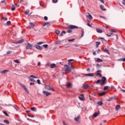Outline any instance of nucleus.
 I'll return each mask as SVG.
<instances>
[{"label": "nucleus", "instance_id": "nucleus-1", "mask_svg": "<svg viewBox=\"0 0 125 125\" xmlns=\"http://www.w3.org/2000/svg\"><path fill=\"white\" fill-rule=\"evenodd\" d=\"M64 67H65L64 71L66 74H69V73H71V72H72L71 69H70V66L69 65L65 64L64 65Z\"/></svg>", "mask_w": 125, "mask_h": 125}, {"label": "nucleus", "instance_id": "nucleus-2", "mask_svg": "<svg viewBox=\"0 0 125 125\" xmlns=\"http://www.w3.org/2000/svg\"><path fill=\"white\" fill-rule=\"evenodd\" d=\"M101 85H104L105 83H106V77H103L102 79L101 80Z\"/></svg>", "mask_w": 125, "mask_h": 125}, {"label": "nucleus", "instance_id": "nucleus-3", "mask_svg": "<svg viewBox=\"0 0 125 125\" xmlns=\"http://www.w3.org/2000/svg\"><path fill=\"white\" fill-rule=\"evenodd\" d=\"M20 83V85H21V87H23V88L26 91V93L29 94V90H28V89H27V88L26 87V86L24 84H23L21 83Z\"/></svg>", "mask_w": 125, "mask_h": 125}, {"label": "nucleus", "instance_id": "nucleus-4", "mask_svg": "<svg viewBox=\"0 0 125 125\" xmlns=\"http://www.w3.org/2000/svg\"><path fill=\"white\" fill-rule=\"evenodd\" d=\"M26 49H32L33 48V45L31 44L30 43L26 44Z\"/></svg>", "mask_w": 125, "mask_h": 125}, {"label": "nucleus", "instance_id": "nucleus-5", "mask_svg": "<svg viewBox=\"0 0 125 125\" xmlns=\"http://www.w3.org/2000/svg\"><path fill=\"white\" fill-rule=\"evenodd\" d=\"M45 88H46V89H47L48 90H54V89H53V88H52V86H51L49 85H45Z\"/></svg>", "mask_w": 125, "mask_h": 125}, {"label": "nucleus", "instance_id": "nucleus-6", "mask_svg": "<svg viewBox=\"0 0 125 125\" xmlns=\"http://www.w3.org/2000/svg\"><path fill=\"white\" fill-rule=\"evenodd\" d=\"M43 93L46 96H48V95H50V94H51V93L46 91H43Z\"/></svg>", "mask_w": 125, "mask_h": 125}, {"label": "nucleus", "instance_id": "nucleus-7", "mask_svg": "<svg viewBox=\"0 0 125 125\" xmlns=\"http://www.w3.org/2000/svg\"><path fill=\"white\" fill-rule=\"evenodd\" d=\"M16 6H17V4L16 3H14V5H12V8H11L12 11H14V10H15L16 8Z\"/></svg>", "mask_w": 125, "mask_h": 125}, {"label": "nucleus", "instance_id": "nucleus-8", "mask_svg": "<svg viewBox=\"0 0 125 125\" xmlns=\"http://www.w3.org/2000/svg\"><path fill=\"white\" fill-rule=\"evenodd\" d=\"M36 48H37V49H38L39 50H42V47L37 44V45H35V46Z\"/></svg>", "mask_w": 125, "mask_h": 125}, {"label": "nucleus", "instance_id": "nucleus-9", "mask_svg": "<svg viewBox=\"0 0 125 125\" xmlns=\"http://www.w3.org/2000/svg\"><path fill=\"white\" fill-rule=\"evenodd\" d=\"M83 87L84 89H87V88H88V87H89V85L87 84H83Z\"/></svg>", "mask_w": 125, "mask_h": 125}, {"label": "nucleus", "instance_id": "nucleus-10", "mask_svg": "<svg viewBox=\"0 0 125 125\" xmlns=\"http://www.w3.org/2000/svg\"><path fill=\"white\" fill-rule=\"evenodd\" d=\"M86 77H94V73H90V74H84Z\"/></svg>", "mask_w": 125, "mask_h": 125}, {"label": "nucleus", "instance_id": "nucleus-11", "mask_svg": "<svg viewBox=\"0 0 125 125\" xmlns=\"http://www.w3.org/2000/svg\"><path fill=\"white\" fill-rule=\"evenodd\" d=\"M78 98H79L80 100H81V101H84V97H83V95H81L80 96H79Z\"/></svg>", "mask_w": 125, "mask_h": 125}, {"label": "nucleus", "instance_id": "nucleus-12", "mask_svg": "<svg viewBox=\"0 0 125 125\" xmlns=\"http://www.w3.org/2000/svg\"><path fill=\"white\" fill-rule=\"evenodd\" d=\"M69 27L70 28V29H71V30H73V29H78V26H76V25H70L69 26Z\"/></svg>", "mask_w": 125, "mask_h": 125}, {"label": "nucleus", "instance_id": "nucleus-13", "mask_svg": "<svg viewBox=\"0 0 125 125\" xmlns=\"http://www.w3.org/2000/svg\"><path fill=\"white\" fill-rule=\"evenodd\" d=\"M96 30L98 33H103V32H104V31H105V30H104V29L102 30V29H100L99 28H97L96 29Z\"/></svg>", "mask_w": 125, "mask_h": 125}, {"label": "nucleus", "instance_id": "nucleus-14", "mask_svg": "<svg viewBox=\"0 0 125 125\" xmlns=\"http://www.w3.org/2000/svg\"><path fill=\"white\" fill-rule=\"evenodd\" d=\"M100 7L101 9H102V10H103L104 11H106V9H105V8H104V6L103 5H101L100 6Z\"/></svg>", "mask_w": 125, "mask_h": 125}, {"label": "nucleus", "instance_id": "nucleus-15", "mask_svg": "<svg viewBox=\"0 0 125 125\" xmlns=\"http://www.w3.org/2000/svg\"><path fill=\"white\" fill-rule=\"evenodd\" d=\"M24 42L23 39H21L20 40H19L18 41H17V42H16V43H22V42Z\"/></svg>", "mask_w": 125, "mask_h": 125}, {"label": "nucleus", "instance_id": "nucleus-16", "mask_svg": "<svg viewBox=\"0 0 125 125\" xmlns=\"http://www.w3.org/2000/svg\"><path fill=\"white\" fill-rule=\"evenodd\" d=\"M55 67H56V64H55V63H52L50 65V68L51 69H53V68H55Z\"/></svg>", "mask_w": 125, "mask_h": 125}, {"label": "nucleus", "instance_id": "nucleus-17", "mask_svg": "<svg viewBox=\"0 0 125 125\" xmlns=\"http://www.w3.org/2000/svg\"><path fill=\"white\" fill-rule=\"evenodd\" d=\"M88 14H89L88 16H87V18H88V19H90V20H91V19H92V16H91V15H90L89 13H88Z\"/></svg>", "mask_w": 125, "mask_h": 125}, {"label": "nucleus", "instance_id": "nucleus-18", "mask_svg": "<svg viewBox=\"0 0 125 125\" xmlns=\"http://www.w3.org/2000/svg\"><path fill=\"white\" fill-rule=\"evenodd\" d=\"M105 92H101L99 93V96H103V95H105Z\"/></svg>", "mask_w": 125, "mask_h": 125}, {"label": "nucleus", "instance_id": "nucleus-19", "mask_svg": "<svg viewBox=\"0 0 125 125\" xmlns=\"http://www.w3.org/2000/svg\"><path fill=\"white\" fill-rule=\"evenodd\" d=\"M66 86L67 87H68V88H70L72 86V84L71 83H66Z\"/></svg>", "mask_w": 125, "mask_h": 125}, {"label": "nucleus", "instance_id": "nucleus-20", "mask_svg": "<svg viewBox=\"0 0 125 125\" xmlns=\"http://www.w3.org/2000/svg\"><path fill=\"white\" fill-rule=\"evenodd\" d=\"M50 26V23L48 22H44V24H43V26Z\"/></svg>", "mask_w": 125, "mask_h": 125}, {"label": "nucleus", "instance_id": "nucleus-21", "mask_svg": "<svg viewBox=\"0 0 125 125\" xmlns=\"http://www.w3.org/2000/svg\"><path fill=\"white\" fill-rule=\"evenodd\" d=\"M120 109H121V105H116V111H119V110H120Z\"/></svg>", "mask_w": 125, "mask_h": 125}, {"label": "nucleus", "instance_id": "nucleus-22", "mask_svg": "<svg viewBox=\"0 0 125 125\" xmlns=\"http://www.w3.org/2000/svg\"><path fill=\"white\" fill-rule=\"evenodd\" d=\"M81 32H82L81 38H83V35H84V30L82 29L81 30Z\"/></svg>", "mask_w": 125, "mask_h": 125}, {"label": "nucleus", "instance_id": "nucleus-23", "mask_svg": "<svg viewBox=\"0 0 125 125\" xmlns=\"http://www.w3.org/2000/svg\"><path fill=\"white\" fill-rule=\"evenodd\" d=\"M101 43V42H96V47H98V46H99V45Z\"/></svg>", "mask_w": 125, "mask_h": 125}, {"label": "nucleus", "instance_id": "nucleus-24", "mask_svg": "<svg viewBox=\"0 0 125 125\" xmlns=\"http://www.w3.org/2000/svg\"><path fill=\"white\" fill-rule=\"evenodd\" d=\"M99 115V113H98V112H95V113L93 114V116L94 118H96V117H97V116H98Z\"/></svg>", "mask_w": 125, "mask_h": 125}, {"label": "nucleus", "instance_id": "nucleus-25", "mask_svg": "<svg viewBox=\"0 0 125 125\" xmlns=\"http://www.w3.org/2000/svg\"><path fill=\"white\" fill-rule=\"evenodd\" d=\"M63 34H66V31H62V32L60 34V37H63Z\"/></svg>", "mask_w": 125, "mask_h": 125}, {"label": "nucleus", "instance_id": "nucleus-26", "mask_svg": "<svg viewBox=\"0 0 125 125\" xmlns=\"http://www.w3.org/2000/svg\"><path fill=\"white\" fill-rule=\"evenodd\" d=\"M29 25H30L31 28H34L35 27L34 23L30 22Z\"/></svg>", "mask_w": 125, "mask_h": 125}, {"label": "nucleus", "instance_id": "nucleus-27", "mask_svg": "<svg viewBox=\"0 0 125 125\" xmlns=\"http://www.w3.org/2000/svg\"><path fill=\"white\" fill-rule=\"evenodd\" d=\"M97 62H98V63H99L100 62H103V60L101 59L98 58L97 60Z\"/></svg>", "mask_w": 125, "mask_h": 125}, {"label": "nucleus", "instance_id": "nucleus-28", "mask_svg": "<svg viewBox=\"0 0 125 125\" xmlns=\"http://www.w3.org/2000/svg\"><path fill=\"white\" fill-rule=\"evenodd\" d=\"M104 52H106V53H107V54H110V52L109 51V50L107 49H105L104 50Z\"/></svg>", "mask_w": 125, "mask_h": 125}, {"label": "nucleus", "instance_id": "nucleus-29", "mask_svg": "<svg viewBox=\"0 0 125 125\" xmlns=\"http://www.w3.org/2000/svg\"><path fill=\"white\" fill-rule=\"evenodd\" d=\"M96 67L99 70V69H100V68H101V65L99 64V63H97L96 65Z\"/></svg>", "mask_w": 125, "mask_h": 125}, {"label": "nucleus", "instance_id": "nucleus-30", "mask_svg": "<svg viewBox=\"0 0 125 125\" xmlns=\"http://www.w3.org/2000/svg\"><path fill=\"white\" fill-rule=\"evenodd\" d=\"M79 120H80V116H78L77 117L74 118V120L76 122H79Z\"/></svg>", "mask_w": 125, "mask_h": 125}, {"label": "nucleus", "instance_id": "nucleus-31", "mask_svg": "<svg viewBox=\"0 0 125 125\" xmlns=\"http://www.w3.org/2000/svg\"><path fill=\"white\" fill-rule=\"evenodd\" d=\"M62 41H58L56 42H55V44H60L61 43Z\"/></svg>", "mask_w": 125, "mask_h": 125}, {"label": "nucleus", "instance_id": "nucleus-32", "mask_svg": "<svg viewBox=\"0 0 125 125\" xmlns=\"http://www.w3.org/2000/svg\"><path fill=\"white\" fill-rule=\"evenodd\" d=\"M31 110H32V111H34V112H37V108H36V107H31Z\"/></svg>", "mask_w": 125, "mask_h": 125}, {"label": "nucleus", "instance_id": "nucleus-33", "mask_svg": "<svg viewBox=\"0 0 125 125\" xmlns=\"http://www.w3.org/2000/svg\"><path fill=\"white\" fill-rule=\"evenodd\" d=\"M29 78H33V79H39L38 77H37L36 76L34 75H31L29 77Z\"/></svg>", "mask_w": 125, "mask_h": 125}, {"label": "nucleus", "instance_id": "nucleus-34", "mask_svg": "<svg viewBox=\"0 0 125 125\" xmlns=\"http://www.w3.org/2000/svg\"><path fill=\"white\" fill-rule=\"evenodd\" d=\"M7 72H9V70H3L1 72V74H4V73H6Z\"/></svg>", "mask_w": 125, "mask_h": 125}, {"label": "nucleus", "instance_id": "nucleus-35", "mask_svg": "<svg viewBox=\"0 0 125 125\" xmlns=\"http://www.w3.org/2000/svg\"><path fill=\"white\" fill-rule=\"evenodd\" d=\"M72 32V29L70 28L69 27L67 28V33H71Z\"/></svg>", "mask_w": 125, "mask_h": 125}, {"label": "nucleus", "instance_id": "nucleus-36", "mask_svg": "<svg viewBox=\"0 0 125 125\" xmlns=\"http://www.w3.org/2000/svg\"><path fill=\"white\" fill-rule=\"evenodd\" d=\"M56 34L57 35H59L60 34V31L58 29H56Z\"/></svg>", "mask_w": 125, "mask_h": 125}, {"label": "nucleus", "instance_id": "nucleus-37", "mask_svg": "<svg viewBox=\"0 0 125 125\" xmlns=\"http://www.w3.org/2000/svg\"><path fill=\"white\" fill-rule=\"evenodd\" d=\"M102 83L101 80H98L96 82V83H97V84H98V83Z\"/></svg>", "mask_w": 125, "mask_h": 125}, {"label": "nucleus", "instance_id": "nucleus-38", "mask_svg": "<svg viewBox=\"0 0 125 125\" xmlns=\"http://www.w3.org/2000/svg\"><path fill=\"white\" fill-rule=\"evenodd\" d=\"M97 104H98V105H100V106H101L102 105H103V103L101 101H100L97 103Z\"/></svg>", "mask_w": 125, "mask_h": 125}, {"label": "nucleus", "instance_id": "nucleus-39", "mask_svg": "<svg viewBox=\"0 0 125 125\" xmlns=\"http://www.w3.org/2000/svg\"><path fill=\"white\" fill-rule=\"evenodd\" d=\"M4 123L7 124V125L9 124V121H8L7 120H4Z\"/></svg>", "mask_w": 125, "mask_h": 125}, {"label": "nucleus", "instance_id": "nucleus-40", "mask_svg": "<svg viewBox=\"0 0 125 125\" xmlns=\"http://www.w3.org/2000/svg\"><path fill=\"white\" fill-rule=\"evenodd\" d=\"M3 114L6 116V117H9V115H8V114H7V112L6 111H3Z\"/></svg>", "mask_w": 125, "mask_h": 125}, {"label": "nucleus", "instance_id": "nucleus-41", "mask_svg": "<svg viewBox=\"0 0 125 125\" xmlns=\"http://www.w3.org/2000/svg\"><path fill=\"white\" fill-rule=\"evenodd\" d=\"M6 24H7V25H8V26H9V25H11V21H7Z\"/></svg>", "mask_w": 125, "mask_h": 125}, {"label": "nucleus", "instance_id": "nucleus-42", "mask_svg": "<svg viewBox=\"0 0 125 125\" xmlns=\"http://www.w3.org/2000/svg\"><path fill=\"white\" fill-rule=\"evenodd\" d=\"M100 18H103V19H104V20H107V18L105 17H103L102 16H100Z\"/></svg>", "mask_w": 125, "mask_h": 125}, {"label": "nucleus", "instance_id": "nucleus-43", "mask_svg": "<svg viewBox=\"0 0 125 125\" xmlns=\"http://www.w3.org/2000/svg\"><path fill=\"white\" fill-rule=\"evenodd\" d=\"M119 61H123V62H125V58H123V59H120L119 60Z\"/></svg>", "mask_w": 125, "mask_h": 125}, {"label": "nucleus", "instance_id": "nucleus-44", "mask_svg": "<svg viewBox=\"0 0 125 125\" xmlns=\"http://www.w3.org/2000/svg\"><path fill=\"white\" fill-rule=\"evenodd\" d=\"M30 80V82H36V81L35 80V79H34L33 78H29Z\"/></svg>", "mask_w": 125, "mask_h": 125}, {"label": "nucleus", "instance_id": "nucleus-45", "mask_svg": "<svg viewBox=\"0 0 125 125\" xmlns=\"http://www.w3.org/2000/svg\"><path fill=\"white\" fill-rule=\"evenodd\" d=\"M97 76H98L100 78H101L102 77V75L100 73H97Z\"/></svg>", "mask_w": 125, "mask_h": 125}, {"label": "nucleus", "instance_id": "nucleus-46", "mask_svg": "<svg viewBox=\"0 0 125 125\" xmlns=\"http://www.w3.org/2000/svg\"><path fill=\"white\" fill-rule=\"evenodd\" d=\"M42 43H44V42H39L38 43H37V45H40L41 44H42Z\"/></svg>", "mask_w": 125, "mask_h": 125}, {"label": "nucleus", "instance_id": "nucleus-47", "mask_svg": "<svg viewBox=\"0 0 125 125\" xmlns=\"http://www.w3.org/2000/svg\"><path fill=\"white\" fill-rule=\"evenodd\" d=\"M47 46H48V45L47 44L43 45V47H44L45 48H47Z\"/></svg>", "mask_w": 125, "mask_h": 125}, {"label": "nucleus", "instance_id": "nucleus-48", "mask_svg": "<svg viewBox=\"0 0 125 125\" xmlns=\"http://www.w3.org/2000/svg\"><path fill=\"white\" fill-rule=\"evenodd\" d=\"M44 20H45V21H47V20H48V18H47V17H46V16H45V17H44Z\"/></svg>", "mask_w": 125, "mask_h": 125}, {"label": "nucleus", "instance_id": "nucleus-49", "mask_svg": "<svg viewBox=\"0 0 125 125\" xmlns=\"http://www.w3.org/2000/svg\"><path fill=\"white\" fill-rule=\"evenodd\" d=\"M14 62H15V63H19V60H14Z\"/></svg>", "mask_w": 125, "mask_h": 125}, {"label": "nucleus", "instance_id": "nucleus-50", "mask_svg": "<svg viewBox=\"0 0 125 125\" xmlns=\"http://www.w3.org/2000/svg\"><path fill=\"white\" fill-rule=\"evenodd\" d=\"M70 68H71V69H72V70H74V69H75V66H73V65H71V66H70Z\"/></svg>", "mask_w": 125, "mask_h": 125}, {"label": "nucleus", "instance_id": "nucleus-51", "mask_svg": "<svg viewBox=\"0 0 125 125\" xmlns=\"http://www.w3.org/2000/svg\"><path fill=\"white\" fill-rule=\"evenodd\" d=\"M57 1H58V0H52V2L54 3H56V2H57Z\"/></svg>", "mask_w": 125, "mask_h": 125}, {"label": "nucleus", "instance_id": "nucleus-52", "mask_svg": "<svg viewBox=\"0 0 125 125\" xmlns=\"http://www.w3.org/2000/svg\"><path fill=\"white\" fill-rule=\"evenodd\" d=\"M104 90H107V89H108V86H104Z\"/></svg>", "mask_w": 125, "mask_h": 125}, {"label": "nucleus", "instance_id": "nucleus-53", "mask_svg": "<svg viewBox=\"0 0 125 125\" xmlns=\"http://www.w3.org/2000/svg\"><path fill=\"white\" fill-rule=\"evenodd\" d=\"M75 41V39H71V40H68V42H73Z\"/></svg>", "mask_w": 125, "mask_h": 125}, {"label": "nucleus", "instance_id": "nucleus-54", "mask_svg": "<svg viewBox=\"0 0 125 125\" xmlns=\"http://www.w3.org/2000/svg\"><path fill=\"white\" fill-rule=\"evenodd\" d=\"M37 83H38V84H41V80H37Z\"/></svg>", "mask_w": 125, "mask_h": 125}, {"label": "nucleus", "instance_id": "nucleus-55", "mask_svg": "<svg viewBox=\"0 0 125 125\" xmlns=\"http://www.w3.org/2000/svg\"><path fill=\"white\" fill-rule=\"evenodd\" d=\"M12 53V51H8L7 52V54H10L11 53Z\"/></svg>", "mask_w": 125, "mask_h": 125}, {"label": "nucleus", "instance_id": "nucleus-56", "mask_svg": "<svg viewBox=\"0 0 125 125\" xmlns=\"http://www.w3.org/2000/svg\"><path fill=\"white\" fill-rule=\"evenodd\" d=\"M122 3H123V4H124V5H125V0H123Z\"/></svg>", "mask_w": 125, "mask_h": 125}, {"label": "nucleus", "instance_id": "nucleus-57", "mask_svg": "<svg viewBox=\"0 0 125 125\" xmlns=\"http://www.w3.org/2000/svg\"><path fill=\"white\" fill-rule=\"evenodd\" d=\"M2 19H4L6 21H7V18H4V17H2Z\"/></svg>", "mask_w": 125, "mask_h": 125}, {"label": "nucleus", "instance_id": "nucleus-58", "mask_svg": "<svg viewBox=\"0 0 125 125\" xmlns=\"http://www.w3.org/2000/svg\"><path fill=\"white\" fill-rule=\"evenodd\" d=\"M97 73H102V71L101 70H98L97 71Z\"/></svg>", "mask_w": 125, "mask_h": 125}, {"label": "nucleus", "instance_id": "nucleus-59", "mask_svg": "<svg viewBox=\"0 0 125 125\" xmlns=\"http://www.w3.org/2000/svg\"><path fill=\"white\" fill-rule=\"evenodd\" d=\"M87 26H88L89 27H91V25H90V24L89 23V22L87 23Z\"/></svg>", "mask_w": 125, "mask_h": 125}, {"label": "nucleus", "instance_id": "nucleus-60", "mask_svg": "<svg viewBox=\"0 0 125 125\" xmlns=\"http://www.w3.org/2000/svg\"><path fill=\"white\" fill-rule=\"evenodd\" d=\"M101 2H102V3H105V2L103 0H100Z\"/></svg>", "mask_w": 125, "mask_h": 125}, {"label": "nucleus", "instance_id": "nucleus-61", "mask_svg": "<svg viewBox=\"0 0 125 125\" xmlns=\"http://www.w3.org/2000/svg\"><path fill=\"white\" fill-rule=\"evenodd\" d=\"M1 2H4L5 5L6 4V3L5 2V1H4V0L1 1Z\"/></svg>", "mask_w": 125, "mask_h": 125}, {"label": "nucleus", "instance_id": "nucleus-62", "mask_svg": "<svg viewBox=\"0 0 125 125\" xmlns=\"http://www.w3.org/2000/svg\"><path fill=\"white\" fill-rule=\"evenodd\" d=\"M24 14L27 15V14H28V13H28V12H27V11H25V12H24Z\"/></svg>", "mask_w": 125, "mask_h": 125}, {"label": "nucleus", "instance_id": "nucleus-63", "mask_svg": "<svg viewBox=\"0 0 125 125\" xmlns=\"http://www.w3.org/2000/svg\"><path fill=\"white\" fill-rule=\"evenodd\" d=\"M30 85L35 84V83H30Z\"/></svg>", "mask_w": 125, "mask_h": 125}, {"label": "nucleus", "instance_id": "nucleus-64", "mask_svg": "<svg viewBox=\"0 0 125 125\" xmlns=\"http://www.w3.org/2000/svg\"><path fill=\"white\" fill-rule=\"evenodd\" d=\"M38 66H41V62H38Z\"/></svg>", "mask_w": 125, "mask_h": 125}]
</instances>
